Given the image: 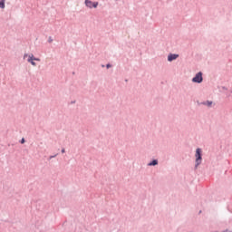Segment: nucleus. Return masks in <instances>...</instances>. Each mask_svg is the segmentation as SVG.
I'll return each instance as SVG.
<instances>
[{
	"label": "nucleus",
	"instance_id": "obj_1",
	"mask_svg": "<svg viewBox=\"0 0 232 232\" xmlns=\"http://www.w3.org/2000/svg\"><path fill=\"white\" fill-rule=\"evenodd\" d=\"M196 165L195 168H198V166H200V164H202V150H200V148H198L196 150Z\"/></svg>",
	"mask_w": 232,
	"mask_h": 232
},
{
	"label": "nucleus",
	"instance_id": "obj_2",
	"mask_svg": "<svg viewBox=\"0 0 232 232\" xmlns=\"http://www.w3.org/2000/svg\"><path fill=\"white\" fill-rule=\"evenodd\" d=\"M202 81H204V78L202 77V72H198L192 79V82H197L198 84H200Z\"/></svg>",
	"mask_w": 232,
	"mask_h": 232
},
{
	"label": "nucleus",
	"instance_id": "obj_3",
	"mask_svg": "<svg viewBox=\"0 0 232 232\" xmlns=\"http://www.w3.org/2000/svg\"><path fill=\"white\" fill-rule=\"evenodd\" d=\"M85 6H87V8H97V6H99V2H92L91 0H85Z\"/></svg>",
	"mask_w": 232,
	"mask_h": 232
},
{
	"label": "nucleus",
	"instance_id": "obj_4",
	"mask_svg": "<svg viewBox=\"0 0 232 232\" xmlns=\"http://www.w3.org/2000/svg\"><path fill=\"white\" fill-rule=\"evenodd\" d=\"M27 61L32 64V66H37V63H35V62H34V61L39 62V61H41V59L34 57V54H31V55H29Z\"/></svg>",
	"mask_w": 232,
	"mask_h": 232
},
{
	"label": "nucleus",
	"instance_id": "obj_5",
	"mask_svg": "<svg viewBox=\"0 0 232 232\" xmlns=\"http://www.w3.org/2000/svg\"><path fill=\"white\" fill-rule=\"evenodd\" d=\"M179 57V54H173V53H170L169 54L168 56V61L169 63H171V61H175V59H177Z\"/></svg>",
	"mask_w": 232,
	"mask_h": 232
},
{
	"label": "nucleus",
	"instance_id": "obj_6",
	"mask_svg": "<svg viewBox=\"0 0 232 232\" xmlns=\"http://www.w3.org/2000/svg\"><path fill=\"white\" fill-rule=\"evenodd\" d=\"M157 164H159V160H154L151 162H150L148 166H157Z\"/></svg>",
	"mask_w": 232,
	"mask_h": 232
},
{
	"label": "nucleus",
	"instance_id": "obj_7",
	"mask_svg": "<svg viewBox=\"0 0 232 232\" xmlns=\"http://www.w3.org/2000/svg\"><path fill=\"white\" fill-rule=\"evenodd\" d=\"M0 8H5V0L0 1Z\"/></svg>",
	"mask_w": 232,
	"mask_h": 232
},
{
	"label": "nucleus",
	"instance_id": "obj_8",
	"mask_svg": "<svg viewBox=\"0 0 232 232\" xmlns=\"http://www.w3.org/2000/svg\"><path fill=\"white\" fill-rule=\"evenodd\" d=\"M204 104H207V106H211V105L213 104V102L208 101V102H205Z\"/></svg>",
	"mask_w": 232,
	"mask_h": 232
},
{
	"label": "nucleus",
	"instance_id": "obj_9",
	"mask_svg": "<svg viewBox=\"0 0 232 232\" xmlns=\"http://www.w3.org/2000/svg\"><path fill=\"white\" fill-rule=\"evenodd\" d=\"M53 41L52 37H49L48 43H53Z\"/></svg>",
	"mask_w": 232,
	"mask_h": 232
},
{
	"label": "nucleus",
	"instance_id": "obj_10",
	"mask_svg": "<svg viewBox=\"0 0 232 232\" xmlns=\"http://www.w3.org/2000/svg\"><path fill=\"white\" fill-rule=\"evenodd\" d=\"M106 68H111V64L108 63V64L106 65Z\"/></svg>",
	"mask_w": 232,
	"mask_h": 232
},
{
	"label": "nucleus",
	"instance_id": "obj_11",
	"mask_svg": "<svg viewBox=\"0 0 232 232\" xmlns=\"http://www.w3.org/2000/svg\"><path fill=\"white\" fill-rule=\"evenodd\" d=\"M21 144H24V138L21 140Z\"/></svg>",
	"mask_w": 232,
	"mask_h": 232
},
{
	"label": "nucleus",
	"instance_id": "obj_12",
	"mask_svg": "<svg viewBox=\"0 0 232 232\" xmlns=\"http://www.w3.org/2000/svg\"><path fill=\"white\" fill-rule=\"evenodd\" d=\"M65 152H66V150L62 149V153H65Z\"/></svg>",
	"mask_w": 232,
	"mask_h": 232
},
{
	"label": "nucleus",
	"instance_id": "obj_13",
	"mask_svg": "<svg viewBox=\"0 0 232 232\" xmlns=\"http://www.w3.org/2000/svg\"><path fill=\"white\" fill-rule=\"evenodd\" d=\"M26 57H28V54L24 55V59H26Z\"/></svg>",
	"mask_w": 232,
	"mask_h": 232
},
{
	"label": "nucleus",
	"instance_id": "obj_14",
	"mask_svg": "<svg viewBox=\"0 0 232 232\" xmlns=\"http://www.w3.org/2000/svg\"><path fill=\"white\" fill-rule=\"evenodd\" d=\"M54 157H55V156H50V158H49V159H50V160H52V159H53Z\"/></svg>",
	"mask_w": 232,
	"mask_h": 232
}]
</instances>
